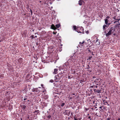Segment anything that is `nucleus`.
I'll return each mask as SVG.
<instances>
[{
    "label": "nucleus",
    "mask_w": 120,
    "mask_h": 120,
    "mask_svg": "<svg viewBox=\"0 0 120 120\" xmlns=\"http://www.w3.org/2000/svg\"><path fill=\"white\" fill-rule=\"evenodd\" d=\"M115 29H114L111 28L110 29L109 32L106 34V35L107 36L111 35L112 33H113Z\"/></svg>",
    "instance_id": "1"
},
{
    "label": "nucleus",
    "mask_w": 120,
    "mask_h": 120,
    "mask_svg": "<svg viewBox=\"0 0 120 120\" xmlns=\"http://www.w3.org/2000/svg\"><path fill=\"white\" fill-rule=\"evenodd\" d=\"M83 30V28L82 27H78L77 31L78 33H82Z\"/></svg>",
    "instance_id": "2"
},
{
    "label": "nucleus",
    "mask_w": 120,
    "mask_h": 120,
    "mask_svg": "<svg viewBox=\"0 0 120 120\" xmlns=\"http://www.w3.org/2000/svg\"><path fill=\"white\" fill-rule=\"evenodd\" d=\"M85 42V41H83L82 42H80L79 43V44L78 46L79 47L82 48L83 47L84 45V43Z\"/></svg>",
    "instance_id": "3"
},
{
    "label": "nucleus",
    "mask_w": 120,
    "mask_h": 120,
    "mask_svg": "<svg viewBox=\"0 0 120 120\" xmlns=\"http://www.w3.org/2000/svg\"><path fill=\"white\" fill-rule=\"evenodd\" d=\"M109 18V16H107L106 17L105 19V24L107 25H110V24L109 23H108V20Z\"/></svg>",
    "instance_id": "4"
},
{
    "label": "nucleus",
    "mask_w": 120,
    "mask_h": 120,
    "mask_svg": "<svg viewBox=\"0 0 120 120\" xmlns=\"http://www.w3.org/2000/svg\"><path fill=\"white\" fill-rule=\"evenodd\" d=\"M38 88H34L32 89V90L33 92H39V91L38 90Z\"/></svg>",
    "instance_id": "5"
},
{
    "label": "nucleus",
    "mask_w": 120,
    "mask_h": 120,
    "mask_svg": "<svg viewBox=\"0 0 120 120\" xmlns=\"http://www.w3.org/2000/svg\"><path fill=\"white\" fill-rule=\"evenodd\" d=\"M58 69H57L55 68L54 69V71L53 72V74H57L58 72Z\"/></svg>",
    "instance_id": "6"
},
{
    "label": "nucleus",
    "mask_w": 120,
    "mask_h": 120,
    "mask_svg": "<svg viewBox=\"0 0 120 120\" xmlns=\"http://www.w3.org/2000/svg\"><path fill=\"white\" fill-rule=\"evenodd\" d=\"M51 27L54 30H55L56 29L55 26L53 25H52L51 26Z\"/></svg>",
    "instance_id": "7"
},
{
    "label": "nucleus",
    "mask_w": 120,
    "mask_h": 120,
    "mask_svg": "<svg viewBox=\"0 0 120 120\" xmlns=\"http://www.w3.org/2000/svg\"><path fill=\"white\" fill-rule=\"evenodd\" d=\"M82 2L81 0H79V4L80 5H81L82 4Z\"/></svg>",
    "instance_id": "8"
},
{
    "label": "nucleus",
    "mask_w": 120,
    "mask_h": 120,
    "mask_svg": "<svg viewBox=\"0 0 120 120\" xmlns=\"http://www.w3.org/2000/svg\"><path fill=\"white\" fill-rule=\"evenodd\" d=\"M26 106L25 105H23L22 106V109H24L26 108Z\"/></svg>",
    "instance_id": "9"
},
{
    "label": "nucleus",
    "mask_w": 120,
    "mask_h": 120,
    "mask_svg": "<svg viewBox=\"0 0 120 120\" xmlns=\"http://www.w3.org/2000/svg\"><path fill=\"white\" fill-rule=\"evenodd\" d=\"M60 26V25L59 24H56V26L57 28H59Z\"/></svg>",
    "instance_id": "10"
},
{
    "label": "nucleus",
    "mask_w": 120,
    "mask_h": 120,
    "mask_svg": "<svg viewBox=\"0 0 120 120\" xmlns=\"http://www.w3.org/2000/svg\"><path fill=\"white\" fill-rule=\"evenodd\" d=\"M100 91H101L100 90H97L95 91V92H97V93H99L100 92Z\"/></svg>",
    "instance_id": "11"
},
{
    "label": "nucleus",
    "mask_w": 120,
    "mask_h": 120,
    "mask_svg": "<svg viewBox=\"0 0 120 120\" xmlns=\"http://www.w3.org/2000/svg\"><path fill=\"white\" fill-rule=\"evenodd\" d=\"M73 28L74 30H76V27L75 26H73Z\"/></svg>",
    "instance_id": "12"
},
{
    "label": "nucleus",
    "mask_w": 120,
    "mask_h": 120,
    "mask_svg": "<svg viewBox=\"0 0 120 120\" xmlns=\"http://www.w3.org/2000/svg\"><path fill=\"white\" fill-rule=\"evenodd\" d=\"M106 26L105 25H103V29H105V27H106Z\"/></svg>",
    "instance_id": "13"
},
{
    "label": "nucleus",
    "mask_w": 120,
    "mask_h": 120,
    "mask_svg": "<svg viewBox=\"0 0 120 120\" xmlns=\"http://www.w3.org/2000/svg\"><path fill=\"white\" fill-rule=\"evenodd\" d=\"M65 105V103H62L61 106H64Z\"/></svg>",
    "instance_id": "14"
},
{
    "label": "nucleus",
    "mask_w": 120,
    "mask_h": 120,
    "mask_svg": "<svg viewBox=\"0 0 120 120\" xmlns=\"http://www.w3.org/2000/svg\"><path fill=\"white\" fill-rule=\"evenodd\" d=\"M96 39H97V40H96L95 41H94L95 42H95V43L97 42L98 41V39H97V38H96Z\"/></svg>",
    "instance_id": "15"
},
{
    "label": "nucleus",
    "mask_w": 120,
    "mask_h": 120,
    "mask_svg": "<svg viewBox=\"0 0 120 120\" xmlns=\"http://www.w3.org/2000/svg\"><path fill=\"white\" fill-rule=\"evenodd\" d=\"M74 118L75 120H78V119L76 117H75V116L74 117Z\"/></svg>",
    "instance_id": "16"
},
{
    "label": "nucleus",
    "mask_w": 120,
    "mask_h": 120,
    "mask_svg": "<svg viewBox=\"0 0 120 120\" xmlns=\"http://www.w3.org/2000/svg\"><path fill=\"white\" fill-rule=\"evenodd\" d=\"M30 12H31V15H32V11L31 10V9H30Z\"/></svg>",
    "instance_id": "17"
},
{
    "label": "nucleus",
    "mask_w": 120,
    "mask_h": 120,
    "mask_svg": "<svg viewBox=\"0 0 120 120\" xmlns=\"http://www.w3.org/2000/svg\"><path fill=\"white\" fill-rule=\"evenodd\" d=\"M120 20V19H116V20H117L118 21H119Z\"/></svg>",
    "instance_id": "18"
},
{
    "label": "nucleus",
    "mask_w": 120,
    "mask_h": 120,
    "mask_svg": "<svg viewBox=\"0 0 120 120\" xmlns=\"http://www.w3.org/2000/svg\"><path fill=\"white\" fill-rule=\"evenodd\" d=\"M31 37L32 39H33V38L34 36L33 35H32L31 36Z\"/></svg>",
    "instance_id": "19"
},
{
    "label": "nucleus",
    "mask_w": 120,
    "mask_h": 120,
    "mask_svg": "<svg viewBox=\"0 0 120 120\" xmlns=\"http://www.w3.org/2000/svg\"><path fill=\"white\" fill-rule=\"evenodd\" d=\"M92 58V57H89V59L90 60L91 59V58Z\"/></svg>",
    "instance_id": "20"
},
{
    "label": "nucleus",
    "mask_w": 120,
    "mask_h": 120,
    "mask_svg": "<svg viewBox=\"0 0 120 120\" xmlns=\"http://www.w3.org/2000/svg\"><path fill=\"white\" fill-rule=\"evenodd\" d=\"M54 78H55V79H57V78L56 76H55V77Z\"/></svg>",
    "instance_id": "21"
},
{
    "label": "nucleus",
    "mask_w": 120,
    "mask_h": 120,
    "mask_svg": "<svg viewBox=\"0 0 120 120\" xmlns=\"http://www.w3.org/2000/svg\"><path fill=\"white\" fill-rule=\"evenodd\" d=\"M53 80H50V82H53Z\"/></svg>",
    "instance_id": "22"
},
{
    "label": "nucleus",
    "mask_w": 120,
    "mask_h": 120,
    "mask_svg": "<svg viewBox=\"0 0 120 120\" xmlns=\"http://www.w3.org/2000/svg\"><path fill=\"white\" fill-rule=\"evenodd\" d=\"M56 32H53V33L54 34H56Z\"/></svg>",
    "instance_id": "23"
},
{
    "label": "nucleus",
    "mask_w": 120,
    "mask_h": 120,
    "mask_svg": "<svg viewBox=\"0 0 120 120\" xmlns=\"http://www.w3.org/2000/svg\"><path fill=\"white\" fill-rule=\"evenodd\" d=\"M86 33H87V34H88L89 33V31H86Z\"/></svg>",
    "instance_id": "24"
},
{
    "label": "nucleus",
    "mask_w": 120,
    "mask_h": 120,
    "mask_svg": "<svg viewBox=\"0 0 120 120\" xmlns=\"http://www.w3.org/2000/svg\"><path fill=\"white\" fill-rule=\"evenodd\" d=\"M113 18L114 19H116V18H115V17H113Z\"/></svg>",
    "instance_id": "25"
},
{
    "label": "nucleus",
    "mask_w": 120,
    "mask_h": 120,
    "mask_svg": "<svg viewBox=\"0 0 120 120\" xmlns=\"http://www.w3.org/2000/svg\"><path fill=\"white\" fill-rule=\"evenodd\" d=\"M38 110H35V112H38Z\"/></svg>",
    "instance_id": "26"
},
{
    "label": "nucleus",
    "mask_w": 120,
    "mask_h": 120,
    "mask_svg": "<svg viewBox=\"0 0 120 120\" xmlns=\"http://www.w3.org/2000/svg\"><path fill=\"white\" fill-rule=\"evenodd\" d=\"M48 117L49 118H50L51 117V116H48Z\"/></svg>",
    "instance_id": "27"
},
{
    "label": "nucleus",
    "mask_w": 120,
    "mask_h": 120,
    "mask_svg": "<svg viewBox=\"0 0 120 120\" xmlns=\"http://www.w3.org/2000/svg\"><path fill=\"white\" fill-rule=\"evenodd\" d=\"M107 120H110V119L109 118H108L107 119Z\"/></svg>",
    "instance_id": "28"
},
{
    "label": "nucleus",
    "mask_w": 120,
    "mask_h": 120,
    "mask_svg": "<svg viewBox=\"0 0 120 120\" xmlns=\"http://www.w3.org/2000/svg\"><path fill=\"white\" fill-rule=\"evenodd\" d=\"M41 86H43V84H42L41 85Z\"/></svg>",
    "instance_id": "29"
},
{
    "label": "nucleus",
    "mask_w": 120,
    "mask_h": 120,
    "mask_svg": "<svg viewBox=\"0 0 120 120\" xmlns=\"http://www.w3.org/2000/svg\"><path fill=\"white\" fill-rule=\"evenodd\" d=\"M100 44V42H99V41L98 43V45H99Z\"/></svg>",
    "instance_id": "30"
},
{
    "label": "nucleus",
    "mask_w": 120,
    "mask_h": 120,
    "mask_svg": "<svg viewBox=\"0 0 120 120\" xmlns=\"http://www.w3.org/2000/svg\"><path fill=\"white\" fill-rule=\"evenodd\" d=\"M26 99V98H24L23 99H24V100H25Z\"/></svg>",
    "instance_id": "31"
},
{
    "label": "nucleus",
    "mask_w": 120,
    "mask_h": 120,
    "mask_svg": "<svg viewBox=\"0 0 120 120\" xmlns=\"http://www.w3.org/2000/svg\"><path fill=\"white\" fill-rule=\"evenodd\" d=\"M99 108H100V109H101V107H99Z\"/></svg>",
    "instance_id": "32"
},
{
    "label": "nucleus",
    "mask_w": 120,
    "mask_h": 120,
    "mask_svg": "<svg viewBox=\"0 0 120 120\" xmlns=\"http://www.w3.org/2000/svg\"><path fill=\"white\" fill-rule=\"evenodd\" d=\"M117 22L116 21H115V22H114V23H115V22Z\"/></svg>",
    "instance_id": "33"
},
{
    "label": "nucleus",
    "mask_w": 120,
    "mask_h": 120,
    "mask_svg": "<svg viewBox=\"0 0 120 120\" xmlns=\"http://www.w3.org/2000/svg\"><path fill=\"white\" fill-rule=\"evenodd\" d=\"M73 95H75V94H73Z\"/></svg>",
    "instance_id": "34"
},
{
    "label": "nucleus",
    "mask_w": 120,
    "mask_h": 120,
    "mask_svg": "<svg viewBox=\"0 0 120 120\" xmlns=\"http://www.w3.org/2000/svg\"><path fill=\"white\" fill-rule=\"evenodd\" d=\"M90 118V117H88V118H89V119Z\"/></svg>",
    "instance_id": "35"
},
{
    "label": "nucleus",
    "mask_w": 120,
    "mask_h": 120,
    "mask_svg": "<svg viewBox=\"0 0 120 120\" xmlns=\"http://www.w3.org/2000/svg\"><path fill=\"white\" fill-rule=\"evenodd\" d=\"M38 88H41V87H39Z\"/></svg>",
    "instance_id": "36"
},
{
    "label": "nucleus",
    "mask_w": 120,
    "mask_h": 120,
    "mask_svg": "<svg viewBox=\"0 0 120 120\" xmlns=\"http://www.w3.org/2000/svg\"><path fill=\"white\" fill-rule=\"evenodd\" d=\"M120 120V119H119L118 120Z\"/></svg>",
    "instance_id": "37"
},
{
    "label": "nucleus",
    "mask_w": 120,
    "mask_h": 120,
    "mask_svg": "<svg viewBox=\"0 0 120 120\" xmlns=\"http://www.w3.org/2000/svg\"><path fill=\"white\" fill-rule=\"evenodd\" d=\"M97 86H96V88H97Z\"/></svg>",
    "instance_id": "38"
},
{
    "label": "nucleus",
    "mask_w": 120,
    "mask_h": 120,
    "mask_svg": "<svg viewBox=\"0 0 120 120\" xmlns=\"http://www.w3.org/2000/svg\"><path fill=\"white\" fill-rule=\"evenodd\" d=\"M35 37H37V36H36Z\"/></svg>",
    "instance_id": "39"
},
{
    "label": "nucleus",
    "mask_w": 120,
    "mask_h": 120,
    "mask_svg": "<svg viewBox=\"0 0 120 120\" xmlns=\"http://www.w3.org/2000/svg\"><path fill=\"white\" fill-rule=\"evenodd\" d=\"M21 120H22V119H21Z\"/></svg>",
    "instance_id": "40"
},
{
    "label": "nucleus",
    "mask_w": 120,
    "mask_h": 120,
    "mask_svg": "<svg viewBox=\"0 0 120 120\" xmlns=\"http://www.w3.org/2000/svg\"><path fill=\"white\" fill-rule=\"evenodd\" d=\"M119 24H120V23Z\"/></svg>",
    "instance_id": "41"
}]
</instances>
